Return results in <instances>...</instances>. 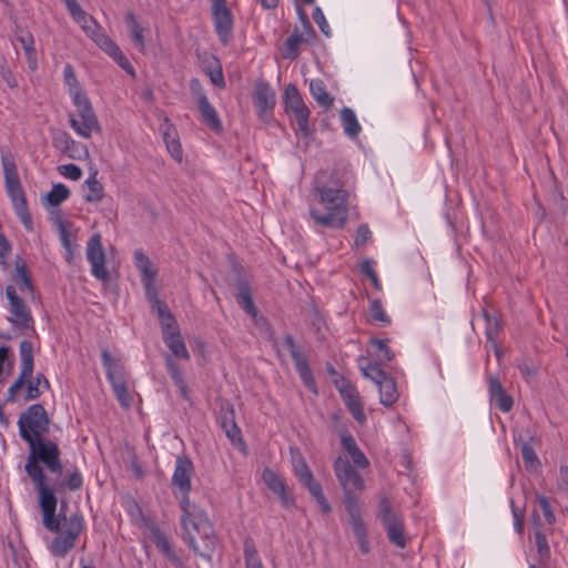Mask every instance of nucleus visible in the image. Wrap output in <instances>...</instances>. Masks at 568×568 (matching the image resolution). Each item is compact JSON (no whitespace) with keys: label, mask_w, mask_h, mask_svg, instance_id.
Wrapping results in <instances>:
<instances>
[{"label":"nucleus","mask_w":568,"mask_h":568,"mask_svg":"<svg viewBox=\"0 0 568 568\" xmlns=\"http://www.w3.org/2000/svg\"><path fill=\"white\" fill-rule=\"evenodd\" d=\"M26 443L29 445V455L24 465V471L31 479L38 494L43 526L48 530L58 531L60 523L65 520L68 501L67 499H61L60 511L57 513L58 496L54 488L48 484L40 464H43L51 473L61 475L63 466L60 460L59 446L53 440L44 437L29 439Z\"/></svg>","instance_id":"nucleus-1"},{"label":"nucleus","mask_w":568,"mask_h":568,"mask_svg":"<svg viewBox=\"0 0 568 568\" xmlns=\"http://www.w3.org/2000/svg\"><path fill=\"white\" fill-rule=\"evenodd\" d=\"M314 190L326 213L311 209V217L322 226L334 230L343 229L348 217V192L344 189V184L333 175L328 176L326 172H320L314 181Z\"/></svg>","instance_id":"nucleus-2"},{"label":"nucleus","mask_w":568,"mask_h":568,"mask_svg":"<svg viewBox=\"0 0 568 568\" xmlns=\"http://www.w3.org/2000/svg\"><path fill=\"white\" fill-rule=\"evenodd\" d=\"M181 510L182 540L194 555L212 564L220 540L206 511L196 504Z\"/></svg>","instance_id":"nucleus-3"},{"label":"nucleus","mask_w":568,"mask_h":568,"mask_svg":"<svg viewBox=\"0 0 568 568\" xmlns=\"http://www.w3.org/2000/svg\"><path fill=\"white\" fill-rule=\"evenodd\" d=\"M1 162L7 194L12 202V206L17 216L20 219L26 230L30 232L33 230L32 216L28 210L26 194L21 186L14 160L11 154H7L2 155Z\"/></svg>","instance_id":"nucleus-4"},{"label":"nucleus","mask_w":568,"mask_h":568,"mask_svg":"<svg viewBox=\"0 0 568 568\" xmlns=\"http://www.w3.org/2000/svg\"><path fill=\"white\" fill-rule=\"evenodd\" d=\"M73 131L79 135L89 139L93 132L101 133L102 128L99 123L95 111L88 94L80 88L79 82L73 77Z\"/></svg>","instance_id":"nucleus-5"},{"label":"nucleus","mask_w":568,"mask_h":568,"mask_svg":"<svg viewBox=\"0 0 568 568\" xmlns=\"http://www.w3.org/2000/svg\"><path fill=\"white\" fill-rule=\"evenodd\" d=\"M70 195L69 189L62 184H54L52 190L47 193L45 201L53 206L50 211L49 220L59 234L61 243L64 247V260L71 264V234L69 232L70 222L64 219L62 211L57 207Z\"/></svg>","instance_id":"nucleus-6"},{"label":"nucleus","mask_w":568,"mask_h":568,"mask_svg":"<svg viewBox=\"0 0 568 568\" xmlns=\"http://www.w3.org/2000/svg\"><path fill=\"white\" fill-rule=\"evenodd\" d=\"M290 454L292 458V466L295 476L300 483L310 491L312 497L317 503L323 514H329L332 507L323 493L322 485L314 478L313 471L308 467L303 454L297 447H291Z\"/></svg>","instance_id":"nucleus-7"},{"label":"nucleus","mask_w":568,"mask_h":568,"mask_svg":"<svg viewBox=\"0 0 568 568\" xmlns=\"http://www.w3.org/2000/svg\"><path fill=\"white\" fill-rule=\"evenodd\" d=\"M101 358L106 378L112 386L120 406L124 409H129L132 405V397L126 384L124 365L120 359L113 357L108 348L102 349Z\"/></svg>","instance_id":"nucleus-8"},{"label":"nucleus","mask_w":568,"mask_h":568,"mask_svg":"<svg viewBox=\"0 0 568 568\" xmlns=\"http://www.w3.org/2000/svg\"><path fill=\"white\" fill-rule=\"evenodd\" d=\"M334 471L336 478L344 490V507L347 511L349 503L355 508H361L358 498L355 495L356 490H363L365 488L364 479L361 474L351 465L347 459L338 456L334 462Z\"/></svg>","instance_id":"nucleus-9"},{"label":"nucleus","mask_w":568,"mask_h":568,"mask_svg":"<svg viewBox=\"0 0 568 568\" xmlns=\"http://www.w3.org/2000/svg\"><path fill=\"white\" fill-rule=\"evenodd\" d=\"M19 435L26 440L44 437L49 433L50 418L41 404H32L18 419Z\"/></svg>","instance_id":"nucleus-10"},{"label":"nucleus","mask_w":568,"mask_h":568,"mask_svg":"<svg viewBox=\"0 0 568 568\" xmlns=\"http://www.w3.org/2000/svg\"><path fill=\"white\" fill-rule=\"evenodd\" d=\"M193 473L194 466L192 460L187 456H178L171 484L179 490V494L174 493V496L179 499L181 509L191 507L193 504L189 496L192 488L191 477Z\"/></svg>","instance_id":"nucleus-11"},{"label":"nucleus","mask_w":568,"mask_h":568,"mask_svg":"<svg viewBox=\"0 0 568 568\" xmlns=\"http://www.w3.org/2000/svg\"><path fill=\"white\" fill-rule=\"evenodd\" d=\"M190 92L196 102L203 123H205L213 132L221 133L223 125L215 108L210 103L206 92L197 78L190 80Z\"/></svg>","instance_id":"nucleus-12"},{"label":"nucleus","mask_w":568,"mask_h":568,"mask_svg":"<svg viewBox=\"0 0 568 568\" xmlns=\"http://www.w3.org/2000/svg\"><path fill=\"white\" fill-rule=\"evenodd\" d=\"M20 355V374L13 384L9 387L6 403H14L17 400L18 392L26 385L33 375V344L28 339H23L19 346Z\"/></svg>","instance_id":"nucleus-13"},{"label":"nucleus","mask_w":568,"mask_h":568,"mask_svg":"<svg viewBox=\"0 0 568 568\" xmlns=\"http://www.w3.org/2000/svg\"><path fill=\"white\" fill-rule=\"evenodd\" d=\"M294 361L296 372L298 373L304 386L314 394L318 393L314 375L308 365V361L302 348L295 343L292 335H286L283 341Z\"/></svg>","instance_id":"nucleus-14"},{"label":"nucleus","mask_w":568,"mask_h":568,"mask_svg":"<svg viewBox=\"0 0 568 568\" xmlns=\"http://www.w3.org/2000/svg\"><path fill=\"white\" fill-rule=\"evenodd\" d=\"M6 296L9 301V312L13 317L10 323L19 329H33V317L26 302L17 294L13 285L6 287Z\"/></svg>","instance_id":"nucleus-15"},{"label":"nucleus","mask_w":568,"mask_h":568,"mask_svg":"<svg viewBox=\"0 0 568 568\" xmlns=\"http://www.w3.org/2000/svg\"><path fill=\"white\" fill-rule=\"evenodd\" d=\"M212 19L220 42L227 45L233 39V14L226 0H212Z\"/></svg>","instance_id":"nucleus-16"},{"label":"nucleus","mask_w":568,"mask_h":568,"mask_svg":"<svg viewBox=\"0 0 568 568\" xmlns=\"http://www.w3.org/2000/svg\"><path fill=\"white\" fill-rule=\"evenodd\" d=\"M87 258L91 264L92 275L102 283H108L111 276L105 267V254L99 233H94L88 241Z\"/></svg>","instance_id":"nucleus-17"},{"label":"nucleus","mask_w":568,"mask_h":568,"mask_svg":"<svg viewBox=\"0 0 568 568\" xmlns=\"http://www.w3.org/2000/svg\"><path fill=\"white\" fill-rule=\"evenodd\" d=\"M252 102L260 118L272 115L276 104V94L268 82L260 80L255 83Z\"/></svg>","instance_id":"nucleus-18"},{"label":"nucleus","mask_w":568,"mask_h":568,"mask_svg":"<svg viewBox=\"0 0 568 568\" xmlns=\"http://www.w3.org/2000/svg\"><path fill=\"white\" fill-rule=\"evenodd\" d=\"M217 420L222 429L225 432L226 437L233 444L245 445L241 428L235 422L234 406L227 399H221L219 402Z\"/></svg>","instance_id":"nucleus-19"},{"label":"nucleus","mask_w":568,"mask_h":568,"mask_svg":"<svg viewBox=\"0 0 568 568\" xmlns=\"http://www.w3.org/2000/svg\"><path fill=\"white\" fill-rule=\"evenodd\" d=\"M150 538L155 545L158 550L168 558L174 568H186L184 561L174 549L166 535L160 529L159 526L152 525L149 527Z\"/></svg>","instance_id":"nucleus-20"},{"label":"nucleus","mask_w":568,"mask_h":568,"mask_svg":"<svg viewBox=\"0 0 568 568\" xmlns=\"http://www.w3.org/2000/svg\"><path fill=\"white\" fill-rule=\"evenodd\" d=\"M346 513L348 515V521L352 526L359 550L363 555H367L371 551V545L367 529L362 518L361 508H355L354 505L349 503Z\"/></svg>","instance_id":"nucleus-21"},{"label":"nucleus","mask_w":568,"mask_h":568,"mask_svg":"<svg viewBox=\"0 0 568 568\" xmlns=\"http://www.w3.org/2000/svg\"><path fill=\"white\" fill-rule=\"evenodd\" d=\"M98 39L99 48L109 54L128 74H130L132 78H135V70L133 65L121 51L119 45L108 36H100Z\"/></svg>","instance_id":"nucleus-22"},{"label":"nucleus","mask_w":568,"mask_h":568,"mask_svg":"<svg viewBox=\"0 0 568 568\" xmlns=\"http://www.w3.org/2000/svg\"><path fill=\"white\" fill-rule=\"evenodd\" d=\"M73 21H75L85 34L98 44V38L105 36L101 32V27L97 20L89 13H87L80 4L73 0Z\"/></svg>","instance_id":"nucleus-23"},{"label":"nucleus","mask_w":568,"mask_h":568,"mask_svg":"<svg viewBox=\"0 0 568 568\" xmlns=\"http://www.w3.org/2000/svg\"><path fill=\"white\" fill-rule=\"evenodd\" d=\"M54 532V530H51ZM57 536L50 544V551L53 556L64 558L71 549V525L68 526V518L60 523V528L55 531Z\"/></svg>","instance_id":"nucleus-24"},{"label":"nucleus","mask_w":568,"mask_h":568,"mask_svg":"<svg viewBox=\"0 0 568 568\" xmlns=\"http://www.w3.org/2000/svg\"><path fill=\"white\" fill-rule=\"evenodd\" d=\"M16 40L21 44L24 55L27 59L28 68L31 71H36L38 68L37 51L34 48V38L28 30L17 26L16 28Z\"/></svg>","instance_id":"nucleus-25"},{"label":"nucleus","mask_w":568,"mask_h":568,"mask_svg":"<svg viewBox=\"0 0 568 568\" xmlns=\"http://www.w3.org/2000/svg\"><path fill=\"white\" fill-rule=\"evenodd\" d=\"M341 444L343 449L349 454L353 463L356 466L359 468H365L369 465L367 457L358 448L355 438L347 429L341 434Z\"/></svg>","instance_id":"nucleus-26"},{"label":"nucleus","mask_w":568,"mask_h":568,"mask_svg":"<svg viewBox=\"0 0 568 568\" xmlns=\"http://www.w3.org/2000/svg\"><path fill=\"white\" fill-rule=\"evenodd\" d=\"M14 271L11 273V280L16 283L21 292H28L31 295L34 294V286L31 276L27 270L24 261L17 256L14 261Z\"/></svg>","instance_id":"nucleus-27"},{"label":"nucleus","mask_w":568,"mask_h":568,"mask_svg":"<svg viewBox=\"0 0 568 568\" xmlns=\"http://www.w3.org/2000/svg\"><path fill=\"white\" fill-rule=\"evenodd\" d=\"M237 288L236 301L239 305L250 315L256 314V306L252 298L251 286L243 276H239L235 281Z\"/></svg>","instance_id":"nucleus-28"},{"label":"nucleus","mask_w":568,"mask_h":568,"mask_svg":"<svg viewBox=\"0 0 568 568\" xmlns=\"http://www.w3.org/2000/svg\"><path fill=\"white\" fill-rule=\"evenodd\" d=\"M165 123H166V128L163 131V141H164L166 149H168L169 153L171 154V156L175 161L181 163L183 151H182V145H181L180 139L178 136L176 129L172 123H170L168 118L165 119Z\"/></svg>","instance_id":"nucleus-29"},{"label":"nucleus","mask_w":568,"mask_h":568,"mask_svg":"<svg viewBox=\"0 0 568 568\" xmlns=\"http://www.w3.org/2000/svg\"><path fill=\"white\" fill-rule=\"evenodd\" d=\"M163 341L174 356L185 361L190 359L189 351L186 349L179 327H175L172 333L163 335Z\"/></svg>","instance_id":"nucleus-30"},{"label":"nucleus","mask_w":568,"mask_h":568,"mask_svg":"<svg viewBox=\"0 0 568 568\" xmlns=\"http://www.w3.org/2000/svg\"><path fill=\"white\" fill-rule=\"evenodd\" d=\"M357 364L364 377L373 381L376 385L387 375V373L381 368L383 365L382 363L376 361L369 362L365 356H359L357 358Z\"/></svg>","instance_id":"nucleus-31"},{"label":"nucleus","mask_w":568,"mask_h":568,"mask_svg":"<svg viewBox=\"0 0 568 568\" xmlns=\"http://www.w3.org/2000/svg\"><path fill=\"white\" fill-rule=\"evenodd\" d=\"M377 385L381 394V403L384 406H392L398 399L395 379L387 374Z\"/></svg>","instance_id":"nucleus-32"},{"label":"nucleus","mask_w":568,"mask_h":568,"mask_svg":"<svg viewBox=\"0 0 568 568\" xmlns=\"http://www.w3.org/2000/svg\"><path fill=\"white\" fill-rule=\"evenodd\" d=\"M387 532L388 540L398 548L406 547V538L404 535V525L399 517L383 524Z\"/></svg>","instance_id":"nucleus-33"},{"label":"nucleus","mask_w":568,"mask_h":568,"mask_svg":"<svg viewBox=\"0 0 568 568\" xmlns=\"http://www.w3.org/2000/svg\"><path fill=\"white\" fill-rule=\"evenodd\" d=\"M98 172H92L82 185L83 199L87 202L100 201L103 196V186L97 180Z\"/></svg>","instance_id":"nucleus-34"},{"label":"nucleus","mask_w":568,"mask_h":568,"mask_svg":"<svg viewBox=\"0 0 568 568\" xmlns=\"http://www.w3.org/2000/svg\"><path fill=\"white\" fill-rule=\"evenodd\" d=\"M134 264L141 273V282L155 281L158 272L152 267L150 258L142 250H136L133 255Z\"/></svg>","instance_id":"nucleus-35"},{"label":"nucleus","mask_w":568,"mask_h":568,"mask_svg":"<svg viewBox=\"0 0 568 568\" xmlns=\"http://www.w3.org/2000/svg\"><path fill=\"white\" fill-rule=\"evenodd\" d=\"M310 36L305 37L298 32L295 28L293 33L285 41V51L283 53L284 59L295 60L300 54V45L302 43H308Z\"/></svg>","instance_id":"nucleus-36"},{"label":"nucleus","mask_w":568,"mask_h":568,"mask_svg":"<svg viewBox=\"0 0 568 568\" xmlns=\"http://www.w3.org/2000/svg\"><path fill=\"white\" fill-rule=\"evenodd\" d=\"M388 342H389V339H387V338L381 339V338L372 337L369 339L368 343L374 348V351L371 354L375 357L376 362L386 364L395 357L394 352L389 348V346L387 344Z\"/></svg>","instance_id":"nucleus-37"},{"label":"nucleus","mask_w":568,"mask_h":568,"mask_svg":"<svg viewBox=\"0 0 568 568\" xmlns=\"http://www.w3.org/2000/svg\"><path fill=\"white\" fill-rule=\"evenodd\" d=\"M243 555L246 568H264L255 541L251 536H245L243 539Z\"/></svg>","instance_id":"nucleus-38"},{"label":"nucleus","mask_w":568,"mask_h":568,"mask_svg":"<svg viewBox=\"0 0 568 568\" xmlns=\"http://www.w3.org/2000/svg\"><path fill=\"white\" fill-rule=\"evenodd\" d=\"M341 122L344 133L348 138L353 139L359 134L362 128L357 121L355 112L351 108L345 106L341 110Z\"/></svg>","instance_id":"nucleus-39"},{"label":"nucleus","mask_w":568,"mask_h":568,"mask_svg":"<svg viewBox=\"0 0 568 568\" xmlns=\"http://www.w3.org/2000/svg\"><path fill=\"white\" fill-rule=\"evenodd\" d=\"M284 111L290 114L291 111L306 105L303 101L301 92L294 83H288L283 94Z\"/></svg>","instance_id":"nucleus-40"},{"label":"nucleus","mask_w":568,"mask_h":568,"mask_svg":"<svg viewBox=\"0 0 568 568\" xmlns=\"http://www.w3.org/2000/svg\"><path fill=\"white\" fill-rule=\"evenodd\" d=\"M158 313V317L161 324L162 334H169L172 333L176 325V320L172 312L169 310L165 302H156V306L154 307Z\"/></svg>","instance_id":"nucleus-41"},{"label":"nucleus","mask_w":568,"mask_h":568,"mask_svg":"<svg viewBox=\"0 0 568 568\" xmlns=\"http://www.w3.org/2000/svg\"><path fill=\"white\" fill-rule=\"evenodd\" d=\"M515 444L519 445L521 457L525 464V467L527 470H537V468L540 467V462L538 459V456L534 449V447L521 439L519 437L518 439L515 438Z\"/></svg>","instance_id":"nucleus-42"},{"label":"nucleus","mask_w":568,"mask_h":568,"mask_svg":"<svg viewBox=\"0 0 568 568\" xmlns=\"http://www.w3.org/2000/svg\"><path fill=\"white\" fill-rule=\"evenodd\" d=\"M310 91L316 102L324 109H329L333 105L334 99L326 91V87L322 80H312Z\"/></svg>","instance_id":"nucleus-43"},{"label":"nucleus","mask_w":568,"mask_h":568,"mask_svg":"<svg viewBox=\"0 0 568 568\" xmlns=\"http://www.w3.org/2000/svg\"><path fill=\"white\" fill-rule=\"evenodd\" d=\"M310 114H311V111L307 108V105L297 108V109L291 111V113H290V115L294 116V119L297 123V126H298L297 133H300L301 136L306 138V139L312 136V130H311L310 123H308Z\"/></svg>","instance_id":"nucleus-44"},{"label":"nucleus","mask_w":568,"mask_h":568,"mask_svg":"<svg viewBox=\"0 0 568 568\" xmlns=\"http://www.w3.org/2000/svg\"><path fill=\"white\" fill-rule=\"evenodd\" d=\"M333 383L338 389L344 404L359 398L356 387L344 376H339V379H333Z\"/></svg>","instance_id":"nucleus-45"},{"label":"nucleus","mask_w":568,"mask_h":568,"mask_svg":"<svg viewBox=\"0 0 568 568\" xmlns=\"http://www.w3.org/2000/svg\"><path fill=\"white\" fill-rule=\"evenodd\" d=\"M212 62L209 63L207 68H203L204 72L210 77L211 82L217 88H225V80L223 75L222 65L217 58L211 55Z\"/></svg>","instance_id":"nucleus-46"},{"label":"nucleus","mask_w":568,"mask_h":568,"mask_svg":"<svg viewBox=\"0 0 568 568\" xmlns=\"http://www.w3.org/2000/svg\"><path fill=\"white\" fill-rule=\"evenodd\" d=\"M262 478L267 488L275 495L283 493V488L286 487L285 480L268 467L263 470Z\"/></svg>","instance_id":"nucleus-47"},{"label":"nucleus","mask_w":568,"mask_h":568,"mask_svg":"<svg viewBox=\"0 0 568 568\" xmlns=\"http://www.w3.org/2000/svg\"><path fill=\"white\" fill-rule=\"evenodd\" d=\"M484 317L486 322L485 335L487 342H489L493 346H496V341L501 331V325L497 317L490 315L488 312H484Z\"/></svg>","instance_id":"nucleus-48"},{"label":"nucleus","mask_w":568,"mask_h":568,"mask_svg":"<svg viewBox=\"0 0 568 568\" xmlns=\"http://www.w3.org/2000/svg\"><path fill=\"white\" fill-rule=\"evenodd\" d=\"M125 22L130 29L132 41L135 45H144V28L140 26L133 12H128L125 16Z\"/></svg>","instance_id":"nucleus-49"},{"label":"nucleus","mask_w":568,"mask_h":568,"mask_svg":"<svg viewBox=\"0 0 568 568\" xmlns=\"http://www.w3.org/2000/svg\"><path fill=\"white\" fill-rule=\"evenodd\" d=\"M369 316H371V320L374 322H381L386 325L390 324V318L384 311L382 301L379 298H376L371 302Z\"/></svg>","instance_id":"nucleus-50"},{"label":"nucleus","mask_w":568,"mask_h":568,"mask_svg":"<svg viewBox=\"0 0 568 568\" xmlns=\"http://www.w3.org/2000/svg\"><path fill=\"white\" fill-rule=\"evenodd\" d=\"M490 402L494 403L503 413H508L514 405L511 396L508 395L506 390L490 396Z\"/></svg>","instance_id":"nucleus-51"},{"label":"nucleus","mask_w":568,"mask_h":568,"mask_svg":"<svg viewBox=\"0 0 568 568\" xmlns=\"http://www.w3.org/2000/svg\"><path fill=\"white\" fill-rule=\"evenodd\" d=\"M361 273L367 276L374 286L375 290L381 291L382 284L378 280L377 273L373 267V262L371 260H364L359 265Z\"/></svg>","instance_id":"nucleus-52"},{"label":"nucleus","mask_w":568,"mask_h":568,"mask_svg":"<svg viewBox=\"0 0 568 568\" xmlns=\"http://www.w3.org/2000/svg\"><path fill=\"white\" fill-rule=\"evenodd\" d=\"M378 517L382 520V524H386L392 519L399 517L396 513L393 511L390 503L387 497H383L378 504Z\"/></svg>","instance_id":"nucleus-53"},{"label":"nucleus","mask_w":568,"mask_h":568,"mask_svg":"<svg viewBox=\"0 0 568 568\" xmlns=\"http://www.w3.org/2000/svg\"><path fill=\"white\" fill-rule=\"evenodd\" d=\"M12 251V244L7 236L0 232V265L3 270L8 268V257Z\"/></svg>","instance_id":"nucleus-54"},{"label":"nucleus","mask_w":568,"mask_h":568,"mask_svg":"<svg viewBox=\"0 0 568 568\" xmlns=\"http://www.w3.org/2000/svg\"><path fill=\"white\" fill-rule=\"evenodd\" d=\"M345 406L347 407V409L349 410V413L352 414V416L354 417V419L357 423L364 424L366 422V415L364 413V408H363L361 398H358L354 402H348L345 404Z\"/></svg>","instance_id":"nucleus-55"},{"label":"nucleus","mask_w":568,"mask_h":568,"mask_svg":"<svg viewBox=\"0 0 568 568\" xmlns=\"http://www.w3.org/2000/svg\"><path fill=\"white\" fill-rule=\"evenodd\" d=\"M53 145L57 150H60L63 153L69 152L70 150V138L64 131H57L53 134Z\"/></svg>","instance_id":"nucleus-56"},{"label":"nucleus","mask_w":568,"mask_h":568,"mask_svg":"<svg viewBox=\"0 0 568 568\" xmlns=\"http://www.w3.org/2000/svg\"><path fill=\"white\" fill-rule=\"evenodd\" d=\"M535 542L538 554L541 557H548L550 554V548L548 546V541L545 534L539 528H537L535 531Z\"/></svg>","instance_id":"nucleus-57"},{"label":"nucleus","mask_w":568,"mask_h":568,"mask_svg":"<svg viewBox=\"0 0 568 568\" xmlns=\"http://www.w3.org/2000/svg\"><path fill=\"white\" fill-rule=\"evenodd\" d=\"M0 77L10 89L18 87V80L16 75L4 61L0 63Z\"/></svg>","instance_id":"nucleus-58"},{"label":"nucleus","mask_w":568,"mask_h":568,"mask_svg":"<svg viewBox=\"0 0 568 568\" xmlns=\"http://www.w3.org/2000/svg\"><path fill=\"white\" fill-rule=\"evenodd\" d=\"M312 17H313L314 21L316 22V24L318 26V28L321 29L322 33L325 34L326 37H331L329 26H328V23L325 19V16L320 7H316L314 9Z\"/></svg>","instance_id":"nucleus-59"},{"label":"nucleus","mask_w":568,"mask_h":568,"mask_svg":"<svg viewBox=\"0 0 568 568\" xmlns=\"http://www.w3.org/2000/svg\"><path fill=\"white\" fill-rule=\"evenodd\" d=\"M537 501L542 509L546 523L552 525L556 521V516L551 509L548 498L546 496H539Z\"/></svg>","instance_id":"nucleus-60"},{"label":"nucleus","mask_w":568,"mask_h":568,"mask_svg":"<svg viewBox=\"0 0 568 568\" xmlns=\"http://www.w3.org/2000/svg\"><path fill=\"white\" fill-rule=\"evenodd\" d=\"M155 281H145L142 282L145 291V297L146 300L152 304L153 307L156 306V302H163L158 297V288L154 285Z\"/></svg>","instance_id":"nucleus-61"},{"label":"nucleus","mask_w":568,"mask_h":568,"mask_svg":"<svg viewBox=\"0 0 568 568\" xmlns=\"http://www.w3.org/2000/svg\"><path fill=\"white\" fill-rule=\"evenodd\" d=\"M26 385H27V392L23 397V399L26 402L39 398L41 396V394L43 393V389H41L39 387L38 383H34L32 381V377L29 381H27Z\"/></svg>","instance_id":"nucleus-62"},{"label":"nucleus","mask_w":568,"mask_h":568,"mask_svg":"<svg viewBox=\"0 0 568 568\" xmlns=\"http://www.w3.org/2000/svg\"><path fill=\"white\" fill-rule=\"evenodd\" d=\"M372 233L367 224H361L356 230L355 245L363 246L371 239Z\"/></svg>","instance_id":"nucleus-63"},{"label":"nucleus","mask_w":568,"mask_h":568,"mask_svg":"<svg viewBox=\"0 0 568 568\" xmlns=\"http://www.w3.org/2000/svg\"><path fill=\"white\" fill-rule=\"evenodd\" d=\"M168 369H169V373H170V376L172 378V381L174 382V384H181L184 379H183V376H182V373L178 366V364H175L171 358H168Z\"/></svg>","instance_id":"nucleus-64"}]
</instances>
